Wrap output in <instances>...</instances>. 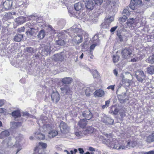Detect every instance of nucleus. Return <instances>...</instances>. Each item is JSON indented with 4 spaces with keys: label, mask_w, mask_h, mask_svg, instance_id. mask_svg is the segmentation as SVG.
Segmentation results:
<instances>
[{
    "label": "nucleus",
    "mask_w": 154,
    "mask_h": 154,
    "mask_svg": "<svg viewBox=\"0 0 154 154\" xmlns=\"http://www.w3.org/2000/svg\"><path fill=\"white\" fill-rule=\"evenodd\" d=\"M23 37V34H17L15 36L14 39L15 42H20L22 40Z\"/></svg>",
    "instance_id": "21"
},
{
    "label": "nucleus",
    "mask_w": 154,
    "mask_h": 154,
    "mask_svg": "<svg viewBox=\"0 0 154 154\" xmlns=\"http://www.w3.org/2000/svg\"><path fill=\"white\" fill-rule=\"evenodd\" d=\"M39 145L42 146V148H46L47 146V144L45 143H39Z\"/></svg>",
    "instance_id": "49"
},
{
    "label": "nucleus",
    "mask_w": 154,
    "mask_h": 154,
    "mask_svg": "<svg viewBox=\"0 0 154 154\" xmlns=\"http://www.w3.org/2000/svg\"><path fill=\"white\" fill-rule=\"evenodd\" d=\"M61 81L63 83L65 84H69L72 81V79L70 77H66L63 78Z\"/></svg>",
    "instance_id": "18"
},
{
    "label": "nucleus",
    "mask_w": 154,
    "mask_h": 154,
    "mask_svg": "<svg viewBox=\"0 0 154 154\" xmlns=\"http://www.w3.org/2000/svg\"><path fill=\"white\" fill-rule=\"evenodd\" d=\"M75 135L78 137L79 138L82 137V134L80 131H76L75 133Z\"/></svg>",
    "instance_id": "44"
},
{
    "label": "nucleus",
    "mask_w": 154,
    "mask_h": 154,
    "mask_svg": "<svg viewBox=\"0 0 154 154\" xmlns=\"http://www.w3.org/2000/svg\"><path fill=\"white\" fill-rule=\"evenodd\" d=\"M89 150L90 151H92L93 152V151H95L94 149L92 147H89Z\"/></svg>",
    "instance_id": "63"
},
{
    "label": "nucleus",
    "mask_w": 154,
    "mask_h": 154,
    "mask_svg": "<svg viewBox=\"0 0 154 154\" xmlns=\"http://www.w3.org/2000/svg\"><path fill=\"white\" fill-rule=\"evenodd\" d=\"M23 116H26L29 117H31V115L29 114L27 112H25L23 113Z\"/></svg>",
    "instance_id": "57"
},
{
    "label": "nucleus",
    "mask_w": 154,
    "mask_h": 154,
    "mask_svg": "<svg viewBox=\"0 0 154 154\" xmlns=\"http://www.w3.org/2000/svg\"><path fill=\"white\" fill-rule=\"evenodd\" d=\"M133 1L135 3L136 5L137 6L142 3L141 0H133Z\"/></svg>",
    "instance_id": "46"
},
{
    "label": "nucleus",
    "mask_w": 154,
    "mask_h": 154,
    "mask_svg": "<svg viewBox=\"0 0 154 154\" xmlns=\"http://www.w3.org/2000/svg\"><path fill=\"white\" fill-rule=\"evenodd\" d=\"M113 72H114V75L117 76V75H118L117 71L116 69H114L113 70Z\"/></svg>",
    "instance_id": "64"
},
{
    "label": "nucleus",
    "mask_w": 154,
    "mask_h": 154,
    "mask_svg": "<svg viewBox=\"0 0 154 154\" xmlns=\"http://www.w3.org/2000/svg\"><path fill=\"white\" fill-rule=\"evenodd\" d=\"M130 59H131L130 61L133 62H136L139 60V58L136 56H134L132 57L131 56Z\"/></svg>",
    "instance_id": "43"
},
{
    "label": "nucleus",
    "mask_w": 154,
    "mask_h": 154,
    "mask_svg": "<svg viewBox=\"0 0 154 154\" xmlns=\"http://www.w3.org/2000/svg\"><path fill=\"white\" fill-rule=\"evenodd\" d=\"M117 35L120 41L121 42L122 41L125 37V35L121 34L120 33H118Z\"/></svg>",
    "instance_id": "35"
},
{
    "label": "nucleus",
    "mask_w": 154,
    "mask_h": 154,
    "mask_svg": "<svg viewBox=\"0 0 154 154\" xmlns=\"http://www.w3.org/2000/svg\"><path fill=\"white\" fill-rule=\"evenodd\" d=\"M43 128L44 131H49L48 136L50 138L55 137L58 134L57 131L54 130H51V127L49 123H46L43 126Z\"/></svg>",
    "instance_id": "3"
},
{
    "label": "nucleus",
    "mask_w": 154,
    "mask_h": 154,
    "mask_svg": "<svg viewBox=\"0 0 154 154\" xmlns=\"http://www.w3.org/2000/svg\"><path fill=\"white\" fill-rule=\"evenodd\" d=\"M13 116L15 117V118L20 117L21 116L20 112L19 110H17L14 111L11 113Z\"/></svg>",
    "instance_id": "23"
},
{
    "label": "nucleus",
    "mask_w": 154,
    "mask_h": 154,
    "mask_svg": "<svg viewBox=\"0 0 154 154\" xmlns=\"http://www.w3.org/2000/svg\"><path fill=\"white\" fill-rule=\"evenodd\" d=\"M137 6L136 5L135 3L133 2V1H131L130 5V8L133 10H134L136 9L137 7Z\"/></svg>",
    "instance_id": "33"
},
{
    "label": "nucleus",
    "mask_w": 154,
    "mask_h": 154,
    "mask_svg": "<svg viewBox=\"0 0 154 154\" xmlns=\"http://www.w3.org/2000/svg\"><path fill=\"white\" fill-rule=\"evenodd\" d=\"M104 94V91L101 89L97 90L94 93V96L95 97H102Z\"/></svg>",
    "instance_id": "12"
},
{
    "label": "nucleus",
    "mask_w": 154,
    "mask_h": 154,
    "mask_svg": "<svg viewBox=\"0 0 154 154\" xmlns=\"http://www.w3.org/2000/svg\"><path fill=\"white\" fill-rule=\"evenodd\" d=\"M122 80L123 82L128 83L129 84L131 83V82L130 80L124 79L123 75L122 76Z\"/></svg>",
    "instance_id": "48"
},
{
    "label": "nucleus",
    "mask_w": 154,
    "mask_h": 154,
    "mask_svg": "<svg viewBox=\"0 0 154 154\" xmlns=\"http://www.w3.org/2000/svg\"><path fill=\"white\" fill-rule=\"evenodd\" d=\"M9 135V132L7 130L2 131L0 134V138L3 139Z\"/></svg>",
    "instance_id": "24"
},
{
    "label": "nucleus",
    "mask_w": 154,
    "mask_h": 154,
    "mask_svg": "<svg viewBox=\"0 0 154 154\" xmlns=\"http://www.w3.org/2000/svg\"><path fill=\"white\" fill-rule=\"evenodd\" d=\"M56 43L57 45L60 46H63L65 44L64 41L61 39L56 41Z\"/></svg>",
    "instance_id": "36"
},
{
    "label": "nucleus",
    "mask_w": 154,
    "mask_h": 154,
    "mask_svg": "<svg viewBox=\"0 0 154 154\" xmlns=\"http://www.w3.org/2000/svg\"><path fill=\"white\" fill-rule=\"evenodd\" d=\"M119 109L115 108L113 110H112L111 113L113 115H117L119 112Z\"/></svg>",
    "instance_id": "45"
},
{
    "label": "nucleus",
    "mask_w": 154,
    "mask_h": 154,
    "mask_svg": "<svg viewBox=\"0 0 154 154\" xmlns=\"http://www.w3.org/2000/svg\"><path fill=\"white\" fill-rule=\"evenodd\" d=\"M6 109L3 108H0V113L5 112Z\"/></svg>",
    "instance_id": "62"
},
{
    "label": "nucleus",
    "mask_w": 154,
    "mask_h": 154,
    "mask_svg": "<svg viewBox=\"0 0 154 154\" xmlns=\"http://www.w3.org/2000/svg\"><path fill=\"white\" fill-rule=\"evenodd\" d=\"M60 89L62 92L63 94H68L71 92V90L69 86L68 85H65L63 87L61 88Z\"/></svg>",
    "instance_id": "13"
},
{
    "label": "nucleus",
    "mask_w": 154,
    "mask_h": 154,
    "mask_svg": "<svg viewBox=\"0 0 154 154\" xmlns=\"http://www.w3.org/2000/svg\"><path fill=\"white\" fill-rule=\"evenodd\" d=\"M92 74L94 78H98L99 77L100 75L98 72L96 70H94L93 71Z\"/></svg>",
    "instance_id": "37"
},
{
    "label": "nucleus",
    "mask_w": 154,
    "mask_h": 154,
    "mask_svg": "<svg viewBox=\"0 0 154 154\" xmlns=\"http://www.w3.org/2000/svg\"><path fill=\"white\" fill-rule=\"evenodd\" d=\"M146 141L148 143H150L154 141V139L152 136L150 135L148 136L146 139Z\"/></svg>",
    "instance_id": "38"
},
{
    "label": "nucleus",
    "mask_w": 154,
    "mask_h": 154,
    "mask_svg": "<svg viewBox=\"0 0 154 154\" xmlns=\"http://www.w3.org/2000/svg\"><path fill=\"white\" fill-rule=\"evenodd\" d=\"M115 85H110L107 87V89H111L112 90L114 91L115 88Z\"/></svg>",
    "instance_id": "54"
},
{
    "label": "nucleus",
    "mask_w": 154,
    "mask_h": 154,
    "mask_svg": "<svg viewBox=\"0 0 154 154\" xmlns=\"http://www.w3.org/2000/svg\"><path fill=\"white\" fill-rule=\"evenodd\" d=\"M86 7L88 9L92 10L93 8L94 4L91 0H89L86 1L85 3Z\"/></svg>",
    "instance_id": "17"
},
{
    "label": "nucleus",
    "mask_w": 154,
    "mask_h": 154,
    "mask_svg": "<svg viewBox=\"0 0 154 154\" xmlns=\"http://www.w3.org/2000/svg\"><path fill=\"white\" fill-rule=\"evenodd\" d=\"M122 14H125L127 16H129L130 14V12L128 11V8H127L124 9L123 11Z\"/></svg>",
    "instance_id": "39"
},
{
    "label": "nucleus",
    "mask_w": 154,
    "mask_h": 154,
    "mask_svg": "<svg viewBox=\"0 0 154 154\" xmlns=\"http://www.w3.org/2000/svg\"><path fill=\"white\" fill-rule=\"evenodd\" d=\"M26 19L23 16H21L15 19L16 22L18 24H21L24 23Z\"/></svg>",
    "instance_id": "19"
},
{
    "label": "nucleus",
    "mask_w": 154,
    "mask_h": 154,
    "mask_svg": "<svg viewBox=\"0 0 154 154\" xmlns=\"http://www.w3.org/2000/svg\"><path fill=\"white\" fill-rule=\"evenodd\" d=\"M110 102V100H108L105 102V106H106L107 107L108 106L109 104V103Z\"/></svg>",
    "instance_id": "60"
},
{
    "label": "nucleus",
    "mask_w": 154,
    "mask_h": 154,
    "mask_svg": "<svg viewBox=\"0 0 154 154\" xmlns=\"http://www.w3.org/2000/svg\"><path fill=\"white\" fill-rule=\"evenodd\" d=\"M117 0H107L106 3L108 8L114 9L116 6L117 4Z\"/></svg>",
    "instance_id": "8"
},
{
    "label": "nucleus",
    "mask_w": 154,
    "mask_h": 154,
    "mask_svg": "<svg viewBox=\"0 0 154 154\" xmlns=\"http://www.w3.org/2000/svg\"><path fill=\"white\" fill-rule=\"evenodd\" d=\"M21 122H14L12 123V127L14 128L21 125Z\"/></svg>",
    "instance_id": "31"
},
{
    "label": "nucleus",
    "mask_w": 154,
    "mask_h": 154,
    "mask_svg": "<svg viewBox=\"0 0 154 154\" xmlns=\"http://www.w3.org/2000/svg\"><path fill=\"white\" fill-rule=\"evenodd\" d=\"M29 19L30 20H35V19H36L37 20V19L38 20H42V17H38V18H37V17H36L34 15L33 16H29Z\"/></svg>",
    "instance_id": "41"
},
{
    "label": "nucleus",
    "mask_w": 154,
    "mask_h": 154,
    "mask_svg": "<svg viewBox=\"0 0 154 154\" xmlns=\"http://www.w3.org/2000/svg\"><path fill=\"white\" fill-rule=\"evenodd\" d=\"M119 56L117 55H114L112 58L113 63H116L118 62L119 60Z\"/></svg>",
    "instance_id": "34"
},
{
    "label": "nucleus",
    "mask_w": 154,
    "mask_h": 154,
    "mask_svg": "<svg viewBox=\"0 0 154 154\" xmlns=\"http://www.w3.org/2000/svg\"><path fill=\"white\" fill-rule=\"evenodd\" d=\"M144 154H154V151H150L148 152H145Z\"/></svg>",
    "instance_id": "59"
},
{
    "label": "nucleus",
    "mask_w": 154,
    "mask_h": 154,
    "mask_svg": "<svg viewBox=\"0 0 154 154\" xmlns=\"http://www.w3.org/2000/svg\"><path fill=\"white\" fill-rule=\"evenodd\" d=\"M127 18L126 16L124 15L123 16L120 17L119 18V22L123 23L125 22Z\"/></svg>",
    "instance_id": "40"
},
{
    "label": "nucleus",
    "mask_w": 154,
    "mask_h": 154,
    "mask_svg": "<svg viewBox=\"0 0 154 154\" xmlns=\"http://www.w3.org/2000/svg\"><path fill=\"white\" fill-rule=\"evenodd\" d=\"M45 35V31L44 30H42L39 31L37 36L38 38L40 39L43 38Z\"/></svg>",
    "instance_id": "27"
},
{
    "label": "nucleus",
    "mask_w": 154,
    "mask_h": 154,
    "mask_svg": "<svg viewBox=\"0 0 154 154\" xmlns=\"http://www.w3.org/2000/svg\"><path fill=\"white\" fill-rule=\"evenodd\" d=\"M85 130V132H84L85 134H86L87 133L91 134L94 131V130H95L91 126H90L88 128H86L84 129Z\"/></svg>",
    "instance_id": "25"
},
{
    "label": "nucleus",
    "mask_w": 154,
    "mask_h": 154,
    "mask_svg": "<svg viewBox=\"0 0 154 154\" xmlns=\"http://www.w3.org/2000/svg\"><path fill=\"white\" fill-rule=\"evenodd\" d=\"M106 121L104 122L105 123H106L109 124L111 125L114 122V121L113 119H110L109 118H106Z\"/></svg>",
    "instance_id": "42"
},
{
    "label": "nucleus",
    "mask_w": 154,
    "mask_h": 154,
    "mask_svg": "<svg viewBox=\"0 0 154 154\" xmlns=\"http://www.w3.org/2000/svg\"><path fill=\"white\" fill-rule=\"evenodd\" d=\"M69 30L72 32V33L74 32L77 34L74 36L72 39V41L73 42L78 45L82 42L83 39V37L82 35H78L77 34L78 31L79 30L78 28L73 27Z\"/></svg>",
    "instance_id": "2"
},
{
    "label": "nucleus",
    "mask_w": 154,
    "mask_h": 154,
    "mask_svg": "<svg viewBox=\"0 0 154 154\" xmlns=\"http://www.w3.org/2000/svg\"><path fill=\"white\" fill-rule=\"evenodd\" d=\"M114 17L113 16H111L110 17H106L105 19V22L104 23H102V25L103 24L105 25H103V28H106L109 27V24L110 23L113 21Z\"/></svg>",
    "instance_id": "7"
},
{
    "label": "nucleus",
    "mask_w": 154,
    "mask_h": 154,
    "mask_svg": "<svg viewBox=\"0 0 154 154\" xmlns=\"http://www.w3.org/2000/svg\"><path fill=\"white\" fill-rule=\"evenodd\" d=\"M117 26H115L112 27V28H111V29H110V32H113L116 30V29L117 28Z\"/></svg>",
    "instance_id": "56"
},
{
    "label": "nucleus",
    "mask_w": 154,
    "mask_h": 154,
    "mask_svg": "<svg viewBox=\"0 0 154 154\" xmlns=\"http://www.w3.org/2000/svg\"><path fill=\"white\" fill-rule=\"evenodd\" d=\"M35 137L36 138L40 139L43 140L45 138V135L40 133H36L35 134Z\"/></svg>",
    "instance_id": "30"
},
{
    "label": "nucleus",
    "mask_w": 154,
    "mask_h": 154,
    "mask_svg": "<svg viewBox=\"0 0 154 154\" xmlns=\"http://www.w3.org/2000/svg\"><path fill=\"white\" fill-rule=\"evenodd\" d=\"M84 6V3L80 2L74 5V8L77 11H80L82 10Z\"/></svg>",
    "instance_id": "14"
},
{
    "label": "nucleus",
    "mask_w": 154,
    "mask_h": 154,
    "mask_svg": "<svg viewBox=\"0 0 154 154\" xmlns=\"http://www.w3.org/2000/svg\"><path fill=\"white\" fill-rule=\"evenodd\" d=\"M94 90V88L91 87H87L85 89V94L87 96L90 95L91 92H92Z\"/></svg>",
    "instance_id": "26"
},
{
    "label": "nucleus",
    "mask_w": 154,
    "mask_h": 154,
    "mask_svg": "<svg viewBox=\"0 0 154 154\" xmlns=\"http://www.w3.org/2000/svg\"><path fill=\"white\" fill-rule=\"evenodd\" d=\"M59 127L61 132L65 134L69 133L70 130L69 127L66 123L63 121L60 123Z\"/></svg>",
    "instance_id": "5"
},
{
    "label": "nucleus",
    "mask_w": 154,
    "mask_h": 154,
    "mask_svg": "<svg viewBox=\"0 0 154 154\" xmlns=\"http://www.w3.org/2000/svg\"><path fill=\"white\" fill-rule=\"evenodd\" d=\"M103 0H94V2L97 5H100L103 2Z\"/></svg>",
    "instance_id": "47"
},
{
    "label": "nucleus",
    "mask_w": 154,
    "mask_h": 154,
    "mask_svg": "<svg viewBox=\"0 0 154 154\" xmlns=\"http://www.w3.org/2000/svg\"><path fill=\"white\" fill-rule=\"evenodd\" d=\"M25 30V28L24 27L19 28L17 29V32H24Z\"/></svg>",
    "instance_id": "53"
},
{
    "label": "nucleus",
    "mask_w": 154,
    "mask_h": 154,
    "mask_svg": "<svg viewBox=\"0 0 154 154\" xmlns=\"http://www.w3.org/2000/svg\"><path fill=\"white\" fill-rule=\"evenodd\" d=\"M5 103V100H0V107L2 106Z\"/></svg>",
    "instance_id": "58"
},
{
    "label": "nucleus",
    "mask_w": 154,
    "mask_h": 154,
    "mask_svg": "<svg viewBox=\"0 0 154 154\" xmlns=\"http://www.w3.org/2000/svg\"><path fill=\"white\" fill-rule=\"evenodd\" d=\"M51 51V45L50 44H48L44 46V48L42 50V54L44 56H47L50 54Z\"/></svg>",
    "instance_id": "10"
},
{
    "label": "nucleus",
    "mask_w": 154,
    "mask_h": 154,
    "mask_svg": "<svg viewBox=\"0 0 154 154\" xmlns=\"http://www.w3.org/2000/svg\"><path fill=\"white\" fill-rule=\"evenodd\" d=\"M52 100L53 102L57 103L60 100V96L59 93L57 91L53 92L51 95Z\"/></svg>",
    "instance_id": "9"
},
{
    "label": "nucleus",
    "mask_w": 154,
    "mask_h": 154,
    "mask_svg": "<svg viewBox=\"0 0 154 154\" xmlns=\"http://www.w3.org/2000/svg\"><path fill=\"white\" fill-rule=\"evenodd\" d=\"M78 150L80 153L83 154L84 153V151L81 148H79Z\"/></svg>",
    "instance_id": "61"
},
{
    "label": "nucleus",
    "mask_w": 154,
    "mask_h": 154,
    "mask_svg": "<svg viewBox=\"0 0 154 154\" xmlns=\"http://www.w3.org/2000/svg\"><path fill=\"white\" fill-rule=\"evenodd\" d=\"M147 62L151 63H154V56H150L146 60Z\"/></svg>",
    "instance_id": "32"
},
{
    "label": "nucleus",
    "mask_w": 154,
    "mask_h": 154,
    "mask_svg": "<svg viewBox=\"0 0 154 154\" xmlns=\"http://www.w3.org/2000/svg\"><path fill=\"white\" fill-rule=\"evenodd\" d=\"M35 29L33 28H30L26 32L27 36L28 37H30L31 36L33 35L35 33Z\"/></svg>",
    "instance_id": "22"
},
{
    "label": "nucleus",
    "mask_w": 154,
    "mask_h": 154,
    "mask_svg": "<svg viewBox=\"0 0 154 154\" xmlns=\"http://www.w3.org/2000/svg\"><path fill=\"white\" fill-rule=\"evenodd\" d=\"M26 50L27 52L31 53L33 51V48L31 47L26 48Z\"/></svg>",
    "instance_id": "50"
},
{
    "label": "nucleus",
    "mask_w": 154,
    "mask_h": 154,
    "mask_svg": "<svg viewBox=\"0 0 154 154\" xmlns=\"http://www.w3.org/2000/svg\"><path fill=\"white\" fill-rule=\"evenodd\" d=\"M147 71L148 73L150 74H154V66H151L147 68Z\"/></svg>",
    "instance_id": "28"
},
{
    "label": "nucleus",
    "mask_w": 154,
    "mask_h": 154,
    "mask_svg": "<svg viewBox=\"0 0 154 154\" xmlns=\"http://www.w3.org/2000/svg\"><path fill=\"white\" fill-rule=\"evenodd\" d=\"M82 116L85 118V119L86 120H89L92 117V114L88 110L84 111L82 113Z\"/></svg>",
    "instance_id": "11"
},
{
    "label": "nucleus",
    "mask_w": 154,
    "mask_h": 154,
    "mask_svg": "<svg viewBox=\"0 0 154 154\" xmlns=\"http://www.w3.org/2000/svg\"><path fill=\"white\" fill-rule=\"evenodd\" d=\"M135 75L137 80L139 82H141L143 81L146 76L145 75L143 72L141 70L137 71L136 72Z\"/></svg>",
    "instance_id": "6"
},
{
    "label": "nucleus",
    "mask_w": 154,
    "mask_h": 154,
    "mask_svg": "<svg viewBox=\"0 0 154 154\" xmlns=\"http://www.w3.org/2000/svg\"><path fill=\"white\" fill-rule=\"evenodd\" d=\"M135 19L131 18L128 20L126 23L127 25V26L129 28L132 27L135 25Z\"/></svg>",
    "instance_id": "16"
},
{
    "label": "nucleus",
    "mask_w": 154,
    "mask_h": 154,
    "mask_svg": "<svg viewBox=\"0 0 154 154\" xmlns=\"http://www.w3.org/2000/svg\"><path fill=\"white\" fill-rule=\"evenodd\" d=\"M85 119H82L78 122V125L82 128H84L86 126L87 123V121Z\"/></svg>",
    "instance_id": "20"
},
{
    "label": "nucleus",
    "mask_w": 154,
    "mask_h": 154,
    "mask_svg": "<svg viewBox=\"0 0 154 154\" xmlns=\"http://www.w3.org/2000/svg\"><path fill=\"white\" fill-rule=\"evenodd\" d=\"M97 46V44H94L92 45L90 47V52H91L93 49H94V48Z\"/></svg>",
    "instance_id": "51"
},
{
    "label": "nucleus",
    "mask_w": 154,
    "mask_h": 154,
    "mask_svg": "<svg viewBox=\"0 0 154 154\" xmlns=\"http://www.w3.org/2000/svg\"><path fill=\"white\" fill-rule=\"evenodd\" d=\"M35 152L33 154H37L38 152L39 151L38 147V146H36L34 150Z\"/></svg>",
    "instance_id": "55"
},
{
    "label": "nucleus",
    "mask_w": 154,
    "mask_h": 154,
    "mask_svg": "<svg viewBox=\"0 0 154 154\" xmlns=\"http://www.w3.org/2000/svg\"><path fill=\"white\" fill-rule=\"evenodd\" d=\"M53 58L55 61H61L63 60L64 57L62 53H60L54 54L53 57Z\"/></svg>",
    "instance_id": "15"
},
{
    "label": "nucleus",
    "mask_w": 154,
    "mask_h": 154,
    "mask_svg": "<svg viewBox=\"0 0 154 154\" xmlns=\"http://www.w3.org/2000/svg\"><path fill=\"white\" fill-rule=\"evenodd\" d=\"M12 3L11 1L8 0L4 3L3 5L5 8H8L11 7Z\"/></svg>",
    "instance_id": "29"
},
{
    "label": "nucleus",
    "mask_w": 154,
    "mask_h": 154,
    "mask_svg": "<svg viewBox=\"0 0 154 154\" xmlns=\"http://www.w3.org/2000/svg\"><path fill=\"white\" fill-rule=\"evenodd\" d=\"M132 52V51L129 48L122 49L121 53L122 58L127 60L130 59L133 55Z\"/></svg>",
    "instance_id": "4"
},
{
    "label": "nucleus",
    "mask_w": 154,
    "mask_h": 154,
    "mask_svg": "<svg viewBox=\"0 0 154 154\" xmlns=\"http://www.w3.org/2000/svg\"><path fill=\"white\" fill-rule=\"evenodd\" d=\"M73 0H61V2L62 3H64L65 4H67L68 2H72Z\"/></svg>",
    "instance_id": "52"
},
{
    "label": "nucleus",
    "mask_w": 154,
    "mask_h": 154,
    "mask_svg": "<svg viewBox=\"0 0 154 154\" xmlns=\"http://www.w3.org/2000/svg\"><path fill=\"white\" fill-rule=\"evenodd\" d=\"M104 135L100 136V140L110 148L117 149H125V146L119 145L117 140L112 138L110 134H106Z\"/></svg>",
    "instance_id": "1"
}]
</instances>
